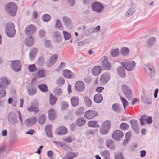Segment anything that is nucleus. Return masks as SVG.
Here are the masks:
<instances>
[{"instance_id":"f257e3e1","label":"nucleus","mask_w":159,"mask_h":159,"mask_svg":"<svg viewBox=\"0 0 159 159\" xmlns=\"http://www.w3.org/2000/svg\"><path fill=\"white\" fill-rule=\"evenodd\" d=\"M7 12L11 16H14L16 14L17 6L13 2H10L7 4L5 6Z\"/></svg>"},{"instance_id":"f03ea898","label":"nucleus","mask_w":159,"mask_h":159,"mask_svg":"<svg viewBox=\"0 0 159 159\" xmlns=\"http://www.w3.org/2000/svg\"><path fill=\"white\" fill-rule=\"evenodd\" d=\"M15 26L11 22L7 23L6 26L5 32L7 35L9 37H13L16 33Z\"/></svg>"},{"instance_id":"7ed1b4c3","label":"nucleus","mask_w":159,"mask_h":159,"mask_svg":"<svg viewBox=\"0 0 159 159\" xmlns=\"http://www.w3.org/2000/svg\"><path fill=\"white\" fill-rule=\"evenodd\" d=\"M111 123L109 121H106L104 122L101 126L100 132L101 135H104L107 134L110 129Z\"/></svg>"},{"instance_id":"20e7f679","label":"nucleus","mask_w":159,"mask_h":159,"mask_svg":"<svg viewBox=\"0 0 159 159\" xmlns=\"http://www.w3.org/2000/svg\"><path fill=\"white\" fill-rule=\"evenodd\" d=\"M122 90L126 97L129 100H130L133 97V94L129 87L126 85L122 86Z\"/></svg>"},{"instance_id":"39448f33","label":"nucleus","mask_w":159,"mask_h":159,"mask_svg":"<svg viewBox=\"0 0 159 159\" xmlns=\"http://www.w3.org/2000/svg\"><path fill=\"white\" fill-rule=\"evenodd\" d=\"M36 27L35 25H28L25 30V32L27 35H30L34 34L36 31Z\"/></svg>"},{"instance_id":"423d86ee","label":"nucleus","mask_w":159,"mask_h":159,"mask_svg":"<svg viewBox=\"0 0 159 159\" xmlns=\"http://www.w3.org/2000/svg\"><path fill=\"white\" fill-rule=\"evenodd\" d=\"M122 66L120 69H125L126 70H131L134 69L135 66V63L134 61H132L129 62H123L120 63Z\"/></svg>"},{"instance_id":"0eeeda50","label":"nucleus","mask_w":159,"mask_h":159,"mask_svg":"<svg viewBox=\"0 0 159 159\" xmlns=\"http://www.w3.org/2000/svg\"><path fill=\"white\" fill-rule=\"evenodd\" d=\"M8 121L13 125H15L16 123L18 122L17 117L15 113L13 112H11L8 115Z\"/></svg>"},{"instance_id":"6e6552de","label":"nucleus","mask_w":159,"mask_h":159,"mask_svg":"<svg viewBox=\"0 0 159 159\" xmlns=\"http://www.w3.org/2000/svg\"><path fill=\"white\" fill-rule=\"evenodd\" d=\"M58 58V55L57 54H54L51 56L49 58V61L47 62L46 64L47 67L52 66L57 61Z\"/></svg>"},{"instance_id":"1a4fd4ad","label":"nucleus","mask_w":159,"mask_h":159,"mask_svg":"<svg viewBox=\"0 0 159 159\" xmlns=\"http://www.w3.org/2000/svg\"><path fill=\"white\" fill-rule=\"evenodd\" d=\"M98 115V112L95 111L89 110L85 112L84 117L88 119H91Z\"/></svg>"},{"instance_id":"9d476101","label":"nucleus","mask_w":159,"mask_h":159,"mask_svg":"<svg viewBox=\"0 0 159 159\" xmlns=\"http://www.w3.org/2000/svg\"><path fill=\"white\" fill-rule=\"evenodd\" d=\"M92 9L93 11L98 12H101L103 8V6L101 3L98 2H93L92 5Z\"/></svg>"},{"instance_id":"9b49d317","label":"nucleus","mask_w":159,"mask_h":159,"mask_svg":"<svg viewBox=\"0 0 159 159\" xmlns=\"http://www.w3.org/2000/svg\"><path fill=\"white\" fill-rule=\"evenodd\" d=\"M39 106V104L37 102H33L31 103V106L28 108V110L30 112L33 111L34 113H37L39 111L38 108Z\"/></svg>"},{"instance_id":"f8f14e48","label":"nucleus","mask_w":159,"mask_h":159,"mask_svg":"<svg viewBox=\"0 0 159 159\" xmlns=\"http://www.w3.org/2000/svg\"><path fill=\"white\" fill-rule=\"evenodd\" d=\"M75 87L76 91L79 92H81L84 90L85 85L82 81H78L75 83Z\"/></svg>"},{"instance_id":"ddd939ff","label":"nucleus","mask_w":159,"mask_h":159,"mask_svg":"<svg viewBox=\"0 0 159 159\" xmlns=\"http://www.w3.org/2000/svg\"><path fill=\"white\" fill-rule=\"evenodd\" d=\"M27 90L28 94L30 96H32L36 93L37 88L33 84H31L27 87Z\"/></svg>"},{"instance_id":"4468645a","label":"nucleus","mask_w":159,"mask_h":159,"mask_svg":"<svg viewBox=\"0 0 159 159\" xmlns=\"http://www.w3.org/2000/svg\"><path fill=\"white\" fill-rule=\"evenodd\" d=\"M124 134L120 130H116L112 134V137L115 140L120 141V138L123 137Z\"/></svg>"},{"instance_id":"2eb2a0df","label":"nucleus","mask_w":159,"mask_h":159,"mask_svg":"<svg viewBox=\"0 0 159 159\" xmlns=\"http://www.w3.org/2000/svg\"><path fill=\"white\" fill-rule=\"evenodd\" d=\"M11 66L12 69L20 70L21 68V64L19 61L14 60L11 61Z\"/></svg>"},{"instance_id":"dca6fc26","label":"nucleus","mask_w":159,"mask_h":159,"mask_svg":"<svg viewBox=\"0 0 159 159\" xmlns=\"http://www.w3.org/2000/svg\"><path fill=\"white\" fill-rule=\"evenodd\" d=\"M9 81L7 78L2 77L0 79V88L6 89L7 88Z\"/></svg>"},{"instance_id":"f3484780","label":"nucleus","mask_w":159,"mask_h":159,"mask_svg":"<svg viewBox=\"0 0 159 159\" xmlns=\"http://www.w3.org/2000/svg\"><path fill=\"white\" fill-rule=\"evenodd\" d=\"M132 127L135 133L137 134L138 133L139 123L138 121L135 120H130Z\"/></svg>"},{"instance_id":"a211bd4d","label":"nucleus","mask_w":159,"mask_h":159,"mask_svg":"<svg viewBox=\"0 0 159 159\" xmlns=\"http://www.w3.org/2000/svg\"><path fill=\"white\" fill-rule=\"evenodd\" d=\"M110 78L109 74L105 73L101 76L100 80L101 83L102 84H106L109 81Z\"/></svg>"},{"instance_id":"6ab92c4d","label":"nucleus","mask_w":159,"mask_h":159,"mask_svg":"<svg viewBox=\"0 0 159 159\" xmlns=\"http://www.w3.org/2000/svg\"><path fill=\"white\" fill-rule=\"evenodd\" d=\"M63 75L65 78L71 79L75 76V74L70 70H63Z\"/></svg>"},{"instance_id":"aec40b11","label":"nucleus","mask_w":159,"mask_h":159,"mask_svg":"<svg viewBox=\"0 0 159 159\" xmlns=\"http://www.w3.org/2000/svg\"><path fill=\"white\" fill-rule=\"evenodd\" d=\"M112 111L115 113L119 114L122 111V109L120 105L118 103H114L111 106Z\"/></svg>"},{"instance_id":"412c9836","label":"nucleus","mask_w":159,"mask_h":159,"mask_svg":"<svg viewBox=\"0 0 159 159\" xmlns=\"http://www.w3.org/2000/svg\"><path fill=\"white\" fill-rule=\"evenodd\" d=\"M36 122V118L34 117L31 118L27 119L25 120V123L29 126H32L34 125Z\"/></svg>"},{"instance_id":"4be33fe9","label":"nucleus","mask_w":159,"mask_h":159,"mask_svg":"<svg viewBox=\"0 0 159 159\" xmlns=\"http://www.w3.org/2000/svg\"><path fill=\"white\" fill-rule=\"evenodd\" d=\"M102 61V65L107 70L110 69L111 68V63L108 62L106 57Z\"/></svg>"},{"instance_id":"5701e85b","label":"nucleus","mask_w":159,"mask_h":159,"mask_svg":"<svg viewBox=\"0 0 159 159\" xmlns=\"http://www.w3.org/2000/svg\"><path fill=\"white\" fill-rule=\"evenodd\" d=\"M67 132V128L63 126H60L58 128L57 134L59 135H62L66 134Z\"/></svg>"},{"instance_id":"b1692460","label":"nucleus","mask_w":159,"mask_h":159,"mask_svg":"<svg viewBox=\"0 0 159 159\" xmlns=\"http://www.w3.org/2000/svg\"><path fill=\"white\" fill-rule=\"evenodd\" d=\"M103 99L102 96L100 93H98L95 95L94 97V102L98 103H101Z\"/></svg>"},{"instance_id":"393cba45","label":"nucleus","mask_w":159,"mask_h":159,"mask_svg":"<svg viewBox=\"0 0 159 159\" xmlns=\"http://www.w3.org/2000/svg\"><path fill=\"white\" fill-rule=\"evenodd\" d=\"M34 38L30 36L26 38L25 40V44L28 46H32L34 43Z\"/></svg>"},{"instance_id":"a878e982","label":"nucleus","mask_w":159,"mask_h":159,"mask_svg":"<svg viewBox=\"0 0 159 159\" xmlns=\"http://www.w3.org/2000/svg\"><path fill=\"white\" fill-rule=\"evenodd\" d=\"M47 136L48 137H52V127L50 125H47L45 128Z\"/></svg>"},{"instance_id":"bb28decb","label":"nucleus","mask_w":159,"mask_h":159,"mask_svg":"<svg viewBox=\"0 0 159 159\" xmlns=\"http://www.w3.org/2000/svg\"><path fill=\"white\" fill-rule=\"evenodd\" d=\"M141 100L142 102H143L144 103L148 104H150L151 103V99L145 95L141 97Z\"/></svg>"},{"instance_id":"cd10ccee","label":"nucleus","mask_w":159,"mask_h":159,"mask_svg":"<svg viewBox=\"0 0 159 159\" xmlns=\"http://www.w3.org/2000/svg\"><path fill=\"white\" fill-rule=\"evenodd\" d=\"M71 103L72 106L75 107L79 103V100L77 97H73L71 99Z\"/></svg>"},{"instance_id":"c85d7f7f","label":"nucleus","mask_w":159,"mask_h":159,"mask_svg":"<svg viewBox=\"0 0 159 159\" xmlns=\"http://www.w3.org/2000/svg\"><path fill=\"white\" fill-rule=\"evenodd\" d=\"M38 52V49L36 48H32L30 51V57L31 59H33Z\"/></svg>"},{"instance_id":"c756f323","label":"nucleus","mask_w":159,"mask_h":159,"mask_svg":"<svg viewBox=\"0 0 159 159\" xmlns=\"http://www.w3.org/2000/svg\"><path fill=\"white\" fill-rule=\"evenodd\" d=\"M46 117L45 114H42L39 116L38 118V122L40 124L42 125L44 124L45 121Z\"/></svg>"},{"instance_id":"7c9ffc66","label":"nucleus","mask_w":159,"mask_h":159,"mask_svg":"<svg viewBox=\"0 0 159 159\" xmlns=\"http://www.w3.org/2000/svg\"><path fill=\"white\" fill-rule=\"evenodd\" d=\"M106 145L109 148L113 149L115 147L114 143L111 140L109 139L107 140Z\"/></svg>"},{"instance_id":"2f4dec72","label":"nucleus","mask_w":159,"mask_h":159,"mask_svg":"<svg viewBox=\"0 0 159 159\" xmlns=\"http://www.w3.org/2000/svg\"><path fill=\"white\" fill-rule=\"evenodd\" d=\"M53 93L57 96L61 95L63 93L62 90L58 87H56L53 90Z\"/></svg>"},{"instance_id":"473e14b6","label":"nucleus","mask_w":159,"mask_h":159,"mask_svg":"<svg viewBox=\"0 0 159 159\" xmlns=\"http://www.w3.org/2000/svg\"><path fill=\"white\" fill-rule=\"evenodd\" d=\"M48 116L50 120H52L55 117L56 113L54 109H51L49 111Z\"/></svg>"},{"instance_id":"72a5a7b5","label":"nucleus","mask_w":159,"mask_h":159,"mask_svg":"<svg viewBox=\"0 0 159 159\" xmlns=\"http://www.w3.org/2000/svg\"><path fill=\"white\" fill-rule=\"evenodd\" d=\"M101 154L104 157V159H110V154L107 151L105 150L101 151Z\"/></svg>"},{"instance_id":"f704fd0d","label":"nucleus","mask_w":159,"mask_h":159,"mask_svg":"<svg viewBox=\"0 0 159 159\" xmlns=\"http://www.w3.org/2000/svg\"><path fill=\"white\" fill-rule=\"evenodd\" d=\"M85 120L83 117L79 118L76 121L77 125L79 126H82L85 124Z\"/></svg>"},{"instance_id":"c9c22d12","label":"nucleus","mask_w":159,"mask_h":159,"mask_svg":"<svg viewBox=\"0 0 159 159\" xmlns=\"http://www.w3.org/2000/svg\"><path fill=\"white\" fill-rule=\"evenodd\" d=\"M120 52L122 55L126 56L129 54V50L127 47H123L121 49Z\"/></svg>"},{"instance_id":"e433bc0d","label":"nucleus","mask_w":159,"mask_h":159,"mask_svg":"<svg viewBox=\"0 0 159 159\" xmlns=\"http://www.w3.org/2000/svg\"><path fill=\"white\" fill-rule=\"evenodd\" d=\"M49 102L51 105H53L56 103L57 99L51 93L50 94Z\"/></svg>"},{"instance_id":"4c0bfd02","label":"nucleus","mask_w":159,"mask_h":159,"mask_svg":"<svg viewBox=\"0 0 159 159\" xmlns=\"http://www.w3.org/2000/svg\"><path fill=\"white\" fill-rule=\"evenodd\" d=\"M84 111V107H81L76 110L75 114L77 116L81 115L83 114Z\"/></svg>"},{"instance_id":"58836bf2","label":"nucleus","mask_w":159,"mask_h":159,"mask_svg":"<svg viewBox=\"0 0 159 159\" xmlns=\"http://www.w3.org/2000/svg\"><path fill=\"white\" fill-rule=\"evenodd\" d=\"M88 125L89 126L91 127H96L98 128L99 127V126L97 124V122L95 121H90L88 122Z\"/></svg>"},{"instance_id":"ea45409f","label":"nucleus","mask_w":159,"mask_h":159,"mask_svg":"<svg viewBox=\"0 0 159 159\" xmlns=\"http://www.w3.org/2000/svg\"><path fill=\"white\" fill-rule=\"evenodd\" d=\"M55 41L56 42L61 41L62 39L61 35L59 33H55L54 35Z\"/></svg>"},{"instance_id":"a19ab883","label":"nucleus","mask_w":159,"mask_h":159,"mask_svg":"<svg viewBox=\"0 0 159 159\" xmlns=\"http://www.w3.org/2000/svg\"><path fill=\"white\" fill-rule=\"evenodd\" d=\"M45 74L44 70H38L36 74V76L38 77H43L45 76Z\"/></svg>"},{"instance_id":"79ce46f5","label":"nucleus","mask_w":159,"mask_h":159,"mask_svg":"<svg viewBox=\"0 0 159 159\" xmlns=\"http://www.w3.org/2000/svg\"><path fill=\"white\" fill-rule=\"evenodd\" d=\"M64 82V79L62 77H60L56 81L57 84L60 86L62 85Z\"/></svg>"},{"instance_id":"37998d69","label":"nucleus","mask_w":159,"mask_h":159,"mask_svg":"<svg viewBox=\"0 0 159 159\" xmlns=\"http://www.w3.org/2000/svg\"><path fill=\"white\" fill-rule=\"evenodd\" d=\"M39 88L43 92H46L48 91L47 86L44 84H42L38 86Z\"/></svg>"},{"instance_id":"c03bdc74","label":"nucleus","mask_w":159,"mask_h":159,"mask_svg":"<svg viewBox=\"0 0 159 159\" xmlns=\"http://www.w3.org/2000/svg\"><path fill=\"white\" fill-rule=\"evenodd\" d=\"M147 118V116L145 115H143L141 116L140 120V124L142 126L143 125H145V120L146 121Z\"/></svg>"},{"instance_id":"a18cd8bd","label":"nucleus","mask_w":159,"mask_h":159,"mask_svg":"<svg viewBox=\"0 0 159 159\" xmlns=\"http://www.w3.org/2000/svg\"><path fill=\"white\" fill-rule=\"evenodd\" d=\"M63 33L66 40L69 39L71 38V34H70L65 31H63Z\"/></svg>"},{"instance_id":"49530a36","label":"nucleus","mask_w":159,"mask_h":159,"mask_svg":"<svg viewBox=\"0 0 159 159\" xmlns=\"http://www.w3.org/2000/svg\"><path fill=\"white\" fill-rule=\"evenodd\" d=\"M117 73L119 76L122 78H125L126 76V73L125 70H117Z\"/></svg>"},{"instance_id":"de8ad7c7","label":"nucleus","mask_w":159,"mask_h":159,"mask_svg":"<svg viewBox=\"0 0 159 159\" xmlns=\"http://www.w3.org/2000/svg\"><path fill=\"white\" fill-rule=\"evenodd\" d=\"M84 101L85 104L88 107H90L92 105V102L87 97H85L84 98Z\"/></svg>"},{"instance_id":"09e8293b","label":"nucleus","mask_w":159,"mask_h":159,"mask_svg":"<svg viewBox=\"0 0 159 159\" xmlns=\"http://www.w3.org/2000/svg\"><path fill=\"white\" fill-rule=\"evenodd\" d=\"M128 125L125 123H122L120 125V129L123 130H125L127 129L129 127Z\"/></svg>"},{"instance_id":"8fccbe9b","label":"nucleus","mask_w":159,"mask_h":159,"mask_svg":"<svg viewBox=\"0 0 159 159\" xmlns=\"http://www.w3.org/2000/svg\"><path fill=\"white\" fill-rule=\"evenodd\" d=\"M147 72L149 76L151 78L153 77L155 74V70H147Z\"/></svg>"},{"instance_id":"3c124183","label":"nucleus","mask_w":159,"mask_h":159,"mask_svg":"<svg viewBox=\"0 0 159 159\" xmlns=\"http://www.w3.org/2000/svg\"><path fill=\"white\" fill-rule=\"evenodd\" d=\"M55 27L57 28H59L61 30L62 29V25L61 22L59 20H57L56 21Z\"/></svg>"},{"instance_id":"603ef678","label":"nucleus","mask_w":159,"mask_h":159,"mask_svg":"<svg viewBox=\"0 0 159 159\" xmlns=\"http://www.w3.org/2000/svg\"><path fill=\"white\" fill-rule=\"evenodd\" d=\"M119 53V51L118 49L112 50L111 52V54L113 57H116L118 56Z\"/></svg>"},{"instance_id":"864d4df0","label":"nucleus","mask_w":159,"mask_h":159,"mask_svg":"<svg viewBox=\"0 0 159 159\" xmlns=\"http://www.w3.org/2000/svg\"><path fill=\"white\" fill-rule=\"evenodd\" d=\"M42 18L43 21L45 22H47L50 20V16L49 15L45 14L43 16Z\"/></svg>"},{"instance_id":"5fc2aeb1","label":"nucleus","mask_w":159,"mask_h":159,"mask_svg":"<svg viewBox=\"0 0 159 159\" xmlns=\"http://www.w3.org/2000/svg\"><path fill=\"white\" fill-rule=\"evenodd\" d=\"M120 99L122 102L123 105L124 109L128 105V103L127 101L124 98L120 97Z\"/></svg>"},{"instance_id":"6e6d98bb","label":"nucleus","mask_w":159,"mask_h":159,"mask_svg":"<svg viewBox=\"0 0 159 159\" xmlns=\"http://www.w3.org/2000/svg\"><path fill=\"white\" fill-rule=\"evenodd\" d=\"M17 136L16 134H12L10 136V139L12 142H14L16 141L17 139Z\"/></svg>"},{"instance_id":"4d7b16f0","label":"nucleus","mask_w":159,"mask_h":159,"mask_svg":"<svg viewBox=\"0 0 159 159\" xmlns=\"http://www.w3.org/2000/svg\"><path fill=\"white\" fill-rule=\"evenodd\" d=\"M68 104L67 102H61V109L63 110H65L68 107Z\"/></svg>"},{"instance_id":"13d9d810","label":"nucleus","mask_w":159,"mask_h":159,"mask_svg":"<svg viewBox=\"0 0 159 159\" xmlns=\"http://www.w3.org/2000/svg\"><path fill=\"white\" fill-rule=\"evenodd\" d=\"M73 138L71 136L66 137L63 139V140L67 143H71L73 141Z\"/></svg>"},{"instance_id":"bf43d9fd","label":"nucleus","mask_w":159,"mask_h":159,"mask_svg":"<svg viewBox=\"0 0 159 159\" xmlns=\"http://www.w3.org/2000/svg\"><path fill=\"white\" fill-rule=\"evenodd\" d=\"M89 43V41L88 40H85L81 41L78 43V45L79 46H82L84 45H85Z\"/></svg>"},{"instance_id":"052dcab7","label":"nucleus","mask_w":159,"mask_h":159,"mask_svg":"<svg viewBox=\"0 0 159 159\" xmlns=\"http://www.w3.org/2000/svg\"><path fill=\"white\" fill-rule=\"evenodd\" d=\"M6 94V91L2 89H0V98H2L4 97Z\"/></svg>"},{"instance_id":"680f3d73","label":"nucleus","mask_w":159,"mask_h":159,"mask_svg":"<svg viewBox=\"0 0 159 159\" xmlns=\"http://www.w3.org/2000/svg\"><path fill=\"white\" fill-rule=\"evenodd\" d=\"M62 20L63 22L66 24L70 23L71 22L70 19L66 16L63 17Z\"/></svg>"},{"instance_id":"e2e57ef3","label":"nucleus","mask_w":159,"mask_h":159,"mask_svg":"<svg viewBox=\"0 0 159 159\" xmlns=\"http://www.w3.org/2000/svg\"><path fill=\"white\" fill-rule=\"evenodd\" d=\"M64 150L67 152H70L72 151L71 148L68 146L66 145L64 143L63 146L62 147Z\"/></svg>"},{"instance_id":"0e129e2a","label":"nucleus","mask_w":159,"mask_h":159,"mask_svg":"<svg viewBox=\"0 0 159 159\" xmlns=\"http://www.w3.org/2000/svg\"><path fill=\"white\" fill-rule=\"evenodd\" d=\"M76 156L75 153L73 152H70L68 154L66 157L67 159H73Z\"/></svg>"},{"instance_id":"69168bd1","label":"nucleus","mask_w":159,"mask_h":159,"mask_svg":"<svg viewBox=\"0 0 159 159\" xmlns=\"http://www.w3.org/2000/svg\"><path fill=\"white\" fill-rule=\"evenodd\" d=\"M134 12V10L133 8L129 9L126 13V15L128 16H131Z\"/></svg>"},{"instance_id":"338daca9","label":"nucleus","mask_w":159,"mask_h":159,"mask_svg":"<svg viewBox=\"0 0 159 159\" xmlns=\"http://www.w3.org/2000/svg\"><path fill=\"white\" fill-rule=\"evenodd\" d=\"M39 34L41 38H43L45 36L46 32L43 30H41L39 31Z\"/></svg>"},{"instance_id":"774afa93","label":"nucleus","mask_w":159,"mask_h":159,"mask_svg":"<svg viewBox=\"0 0 159 159\" xmlns=\"http://www.w3.org/2000/svg\"><path fill=\"white\" fill-rule=\"evenodd\" d=\"M123 156L121 153H118L115 157V159H123Z\"/></svg>"}]
</instances>
